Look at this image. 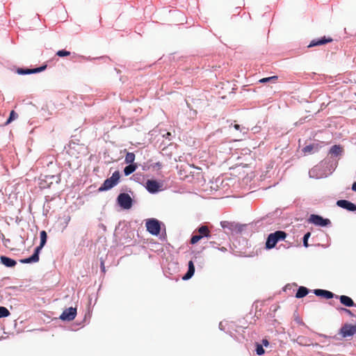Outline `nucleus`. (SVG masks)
<instances>
[{
	"label": "nucleus",
	"instance_id": "0eeeda50",
	"mask_svg": "<svg viewBox=\"0 0 356 356\" xmlns=\"http://www.w3.org/2000/svg\"><path fill=\"white\" fill-rule=\"evenodd\" d=\"M309 221L315 225L326 227L331 224V222L327 218H323L321 216L312 214L309 217Z\"/></svg>",
	"mask_w": 356,
	"mask_h": 356
},
{
	"label": "nucleus",
	"instance_id": "39448f33",
	"mask_svg": "<svg viewBox=\"0 0 356 356\" xmlns=\"http://www.w3.org/2000/svg\"><path fill=\"white\" fill-rule=\"evenodd\" d=\"M197 234H194L191 238V243L195 244L204 237L209 236L210 231L206 225H202L197 229Z\"/></svg>",
	"mask_w": 356,
	"mask_h": 356
},
{
	"label": "nucleus",
	"instance_id": "1a4fd4ad",
	"mask_svg": "<svg viewBox=\"0 0 356 356\" xmlns=\"http://www.w3.org/2000/svg\"><path fill=\"white\" fill-rule=\"evenodd\" d=\"M47 67V65H44L43 66H41L40 67L33 68V69H23V68H18L17 70V72L19 74H34V73H38L40 72H42Z\"/></svg>",
	"mask_w": 356,
	"mask_h": 356
},
{
	"label": "nucleus",
	"instance_id": "2eb2a0df",
	"mask_svg": "<svg viewBox=\"0 0 356 356\" xmlns=\"http://www.w3.org/2000/svg\"><path fill=\"white\" fill-rule=\"evenodd\" d=\"M0 259L1 262L6 267H14L17 264L15 260L6 256H1Z\"/></svg>",
	"mask_w": 356,
	"mask_h": 356
},
{
	"label": "nucleus",
	"instance_id": "a211bd4d",
	"mask_svg": "<svg viewBox=\"0 0 356 356\" xmlns=\"http://www.w3.org/2000/svg\"><path fill=\"white\" fill-rule=\"evenodd\" d=\"M340 302L342 305L346 306V307H353L355 306V303L353 300L347 296H341L339 297Z\"/></svg>",
	"mask_w": 356,
	"mask_h": 356
},
{
	"label": "nucleus",
	"instance_id": "20e7f679",
	"mask_svg": "<svg viewBox=\"0 0 356 356\" xmlns=\"http://www.w3.org/2000/svg\"><path fill=\"white\" fill-rule=\"evenodd\" d=\"M118 204L124 209H129L132 207L133 200L128 193H120L117 199Z\"/></svg>",
	"mask_w": 356,
	"mask_h": 356
},
{
	"label": "nucleus",
	"instance_id": "f3484780",
	"mask_svg": "<svg viewBox=\"0 0 356 356\" xmlns=\"http://www.w3.org/2000/svg\"><path fill=\"white\" fill-rule=\"evenodd\" d=\"M40 244L39 246H38L35 250H38V252H40L42 248L44 247L47 242V232L44 230H42L40 233Z\"/></svg>",
	"mask_w": 356,
	"mask_h": 356
},
{
	"label": "nucleus",
	"instance_id": "423d86ee",
	"mask_svg": "<svg viewBox=\"0 0 356 356\" xmlns=\"http://www.w3.org/2000/svg\"><path fill=\"white\" fill-rule=\"evenodd\" d=\"M339 334L343 338L353 337L356 334V325L344 324L340 329Z\"/></svg>",
	"mask_w": 356,
	"mask_h": 356
},
{
	"label": "nucleus",
	"instance_id": "6e6552de",
	"mask_svg": "<svg viewBox=\"0 0 356 356\" xmlns=\"http://www.w3.org/2000/svg\"><path fill=\"white\" fill-rule=\"evenodd\" d=\"M76 316V309L74 307H69L65 309L61 315L60 316V318L62 321H71L75 318Z\"/></svg>",
	"mask_w": 356,
	"mask_h": 356
},
{
	"label": "nucleus",
	"instance_id": "7c9ffc66",
	"mask_svg": "<svg viewBox=\"0 0 356 356\" xmlns=\"http://www.w3.org/2000/svg\"><path fill=\"white\" fill-rule=\"evenodd\" d=\"M342 309H343V310H344V311H345L346 313H348L349 315H350V316H353V313L351 312V311H350V310H349V309H344V308H343Z\"/></svg>",
	"mask_w": 356,
	"mask_h": 356
},
{
	"label": "nucleus",
	"instance_id": "f704fd0d",
	"mask_svg": "<svg viewBox=\"0 0 356 356\" xmlns=\"http://www.w3.org/2000/svg\"><path fill=\"white\" fill-rule=\"evenodd\" d=\"M102 268L104 271V266L103 262H102Z\"/></svg>",
	"mask_w": 356,
	"mask_h": 356
},
{
	"label": "nucleus",
	"instance_id": "6ab92c4d",
	"mask_svg": "<svg viewBox=\"0 0 356 356\" xmlns=\"http://www.w3.org/2000/svg\"><path fill=\"white\" fill-rule=\"evenodd\" d=\"M138 168L137 163H131L124 169V175L128 176L133 173Z\"/></svg>",
	"mask_w": 356,
	"mask_h": 356
},
{
	"label": "nucleus",
	"instance_id": "ddd939ff",
	"mask_svg": "<svg viewBox=\"0 0 356 356\" xmlns=\"http://www.w3.org/2000/svg\"><path fill=\"white\" fill-rule=\"evenodd\" d=\"M314 293L317 296H320V297L324 298L325 299L332 298L334 296V293H332L331 291H329L327 290H323V289H315Z\"/></svg>",
	"mask_w": 356,
	"mask_h": 356
},
{
	"label": "nucleus",
	"instance_id": "72a5a7b5",
	"mask_svg": "<svg viewBox=\"0 0 356 356\" xmlns=\"http://www.w3.org/2000/svg\"><path fill=\"white\" fill-rule=\"evenodd\" d=\"M234 128H235L236 129L238 130V129H240V125H239V124H234Z\"/></svg>",
	"mask_w": 356,
	"mask_h": 356
},
{
	"label": "nucleus",
	"instance_id": "f257e3e1",
	"mask_svg": "<svg viewBox=\"0 0 356 356\" xmlns=\"http://www.w3.org/2000/svg\"><path fill=\"white\" fill-rule=\"evenodd\" d=\"M286 237V234L284 231H276L270 234L266 242V248L268 250L273 248L278 241L284 240Z\"/></svg>",
	"mask_w": 356,
	"mask_h": 356
},
{
	"label": "nucleus",
	"instance_id": "9b49d317",
	"mask_svg": "<svg viewBox=\"0 0 356 356\" xmlns=\"http://www.w3.org/2000/svg\"><path fill=\"white\" fill-rule=\"evenodd\" d=\"M332 40H333L332 38H326L325 36H324L321 39L312 40L310 44L308 45V47H313L315 46L325 44L328 42H332Z\"/></svg>",
	"mask_w": 356,
	"mask_h": 356
},
{
	"label": "nucleus",
	"instance_id": "7ed1b4c3",
	"mask_svg": "<svg viewBox=\"0 0 356 356\" xmlns=\"http://www.w3.org/2000/svg\"><path fill=\"white\" fill-rule=\"evenodd\" d=\"M146 228L147 230L152 235L157 236L159 234L161 231V224L160 222L155 219L151 218L147 220L146 222Z\"/></svg>",
	"mask_w": 356,
	"mask_h": 356
},
{
	"label": "nucleus",
	"instance_id": "4be33fe9",
	"mask_svg": "<svg viewBox=\"0 0 356 356\" xmlns=\"http://www.w3.org/2000/svg\"><path fill=\"white\" fill-rule=\"evenodd\" d=\"M135 160V154L133 152H127L125 159L124 162L126 163H134V161Z\"/></svg>",
	"mask_w": 356,
	"mask_h": 356
},
{
	"label": "nucleus",
	"instance_id": "4468645a",
	"mask_svg": "<svg viewBox=\"0 0 356 356\" xmlns=\"http://www.w3.org/2000/svg\"><path fill=\"white\" fill-rule=\"evenodd\" d=\"M39 254H40V252H38V250H36L35 249L34 253L33 254V255L31 257H30L29 258L21 259L20 262L22 264L38 262L39 261Z\"/></svg>",
	"mask_w": 356,
	"mask_h": 356
},
{
	"label": "nucleus",
	"instance_id": "f8f14e48",
	"mask_svg": "<svg viewBox=\"0 0 356 356\" xmlns=\"http://www.w3.org/2000/svg\"><path fill=\"white\" fill-rule=\"evenodd\" d=\"M146 188L150 193H156L159 188V184L155 180L149 179L146 182Z\"/></svg>",
	"mask_w": 356,
	"mask_h": 356
},
{
	"label": "nucleus",
	"instance_id": "dca6fc26",
	"mask_svg": "<svg viewBox=\"0 0 356 356\" xmlns=\"http://www.w3.org/2000/svg\"><path fill=\"white\" fill-rule=\"evenodd\" d=\"M195 273V266L192 261L188 262V269L187 273L182 277L183 280H186L192 277Z\"/></svg>",
	"mask_w": 356,
	"mask_h": 356
},
{
	"label": "nucleus",
	"instance_id": "2f4dec72",
	"mask_svg": "<svg viewBox=\"0 0 356 356\" xmlns=\"http://www.w3.org/2000/svg\"><path fill=\"white\" fill-rule=\"evenodd\" d=\"M262 343L266 346H267L269 344V343H268L267 339H263Z\"/></svg>",
	"mask_w": 356,
	"mask_h": 356
},
{
	"label": "nucleus",
	"instance_id": "393cba45",
	"mask_svg": "<svg viewBox=\"0 0 356 356\" xmlns=\"http://www.w3.org/2000/svg\"><path fill=\"white\" fill-rule=\"evenodd\" d=\"M314 149V145H307L305 147H303L302 152L305 154L312 153L313 152Z\"/></svg>",
	"mask_w": 356,
	"mask_h": 356
},
{
	"label": "nucleus",
	"instance_id": "9d476101",
	"mask_svg": "<svg viewBox=\"0 0 356 356\" xmlns=\"http://www.w3.org/2000/svg\"><path fill=\"white\" fill-rule=\"evenodd\" d=\"M337 205L350 211H356V205L346 200H338L337 202Z\"/></svg>",
	"mask_w": 356,
	"mask_h": 356
},
{
	"label": "nucleus",
	"instance_id": "473e14b6",
	"mask_svg": "<svg viewBox=\"0 0 356 356\" xmlns=\"http://www.w3.org/2000/svg\"><path fill=\"white\" fill-rule=\"evenodd\" d=\"M352 190L356 191V181L352 186Z\"/></svg>",
	"mask_w": 356,
	"mask_h": 356
},
{
	"label": "nucleus",
	"instance_id": "5701e85b",
	"mask_svg": "<svg viewBox=\"0 0 356 356\" xmlns=\"http://www.w3.org/2000/svg\"><path fill=\"white\" fill-rule=\"evenodd\" d=\"M18 117V115L17 113H16L15 112V111H11L10 113V116L8 118V119L6 120V122H5V125H8L9 124L10 122H12L13 120H15V119H17Z\"/></svg>",
	"mask_w": 356,
	"mask_h": 356
},
{
	"label": "nucleus",
	"instance_id": "bb28decb",
	"mask_svg": "<svg viewBox=\"0 0 356 356\" xmlns=\"http://www.w3.org/2000/svg\"><path fill=\"white\" fill-rule=\"evenodd\" d=\"M310 235H311V233L307 232V234H305V236L303 237V245L306 248H307L309 246L307 241H308V238H309Z\"/></svg>",
	"mask_w": 356,
	"mask_h": 356
},
{
	"label": "nucleus",
	"instance_id": "c756f323",
	"mask_svg": "<svg viewBox=\"0 0 356 356\" xmlns=\"http://www.w3.org/2000/svg\"><path fill=\"white\" fill-rule=\"evenodd\" d=\"M243 226L239 225H237V224L234 225L231 224L230 228L234 229H236L238 232H241L242 229H243Z\"/></svg>",
	"mask_w": 356,
	"mask_h": 356
},
{
	"label": "nucleus",
	"instance_id": "cd10ccee",
	"mask_svg": "<svg viewBox=\"0 0 356 356\" xmlns=\"http://www.w3.org/2000/svg\"><path fill=\"white\" fill-rule=\"evenodd\" d=\"M256 352H257V354L259 355H261L264 353V349L263 348V346L260 344H257V348H256Z\"/></svg>",
	"mask_w": 356,
	"mask_h": 356
},
{
	"label": "nucleus",
	"instance_id": "b1692460",
	"mask_svg": "<svg viewBox=\"0 0 356 356\" xmlns=\"http://www.w3.org/2000/svg\"><path fill=\"white\" fill-rule=\"evenodd\" d=\"M10 315L8 309L4 307H0V318L7 317Z\"/></svg>",
	"mask_w": 356,
	"mask_h": 356
},
{
	"label": "nucleus",
	"instance_id": "aec40b11",
	"mask_svg": "<svg viewBox=\"0 0 356 356\" xmlns=\"http://www.w3.org/2000/svg\"><path fill=\"white\" fill-rule=\"evenodd\" d=\"M309 290L305 286H300L296 294L297 298H301L307 295Z\"/></svg>",
	"mask_w": 356,
	"mask_h": 356
},
{
	"label": "nucleus",
	"instance_id": "a878e982",
	"mask_svg": "<svg viewBox=\"0 0 356 356\" xmlns=\"http://www.w3.org/2000/svg\"><path fill=\"white\" fill-rule=\"evenodd\" d=\"M56 55L60 57L67 56L70 55V52L66 50H59L56 52Z\"/></svg>",
	"mask_w": 356,
	"mask_h": 356
},
{
	"label": "nucleus",
	"instance_id": "412c9836",
	"mask_svg": "<svg viewBox=\"0 0 356 356\" xmlns=\"http://www.w3.org/2000/svg\"><path fill=\"white\" fill-rule=\"evenodd\" d=\"M342 152V147L340 145H333L330 150L332 155L338 156Z\"/></svg>",
	"mask_w": 356,
	"mask_h": 356
},
{
	"label": "nucleus",
	"instance_id": "c85d7f7f",
	"mask_svg": "<svg viewBox=\"0 0 356 356\" xmlns=\"http://www.w3.org/2000/svg\"><path fill=\"white\" fill-rule=\"evenodd\" d=\"M277 76H270V77H267V78H263L259 80V82L261 83H266V82H268L270 80H277Z\"/></svg>",
	"mask_w": 356,
	"mask_h": 356
},
{
	"label": "nucleus",
	"instance_id": "f03ea898",
	"mask_svg": "<svg viewBox=\"0 0 356 356\" xmlns=\"http://www.w3.org/2000/svg\"><path fill=\"white\" fill-rule=\"evenodd\" d=\"M120 179L119 171H115L110 178L106 179L99 188V191H108L117 185Z\"/></svg>",
	"mask_w": 356,
	"mask_h": 356
}]
</instances>
